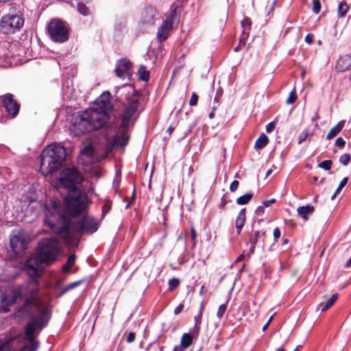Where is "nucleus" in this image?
<instances>
[{
    "label": "nucleus",
    "mask_w": 351,
    "mask_h": 351,
    "mask_svg": "<svg viewBox=\"0 0 351 351\" xmlns=\"http://www.w3.org/2000/svg\"><path fill=\"white\" fill-rule=\"evenodd\" d=\"M122 88L127 90L128 94L134 97L136 90L131 86L123 85ZM139 100L136 97L128 99L119 126L110 122V114L113 108L110 101V94L104 92L91 106L77 114L72 119V130L77 136L97 130L108 126L113 130L111 136L107 137L110 145L125 146L129 140L128 129L132 125V119L138 108Z\"/></svg>",
    "instance_id": "obj_1"
},
{
    "label": "nucleus",
    "mask_w": 351,
    "mask_h": 351,
    "mask_svg": "<svg viewBox=\"0 0 351 351\" xmlns=\"http://www.w3.org/2000/svg\"><path fill=\"white\" fill-rule=\"evenodd\" d=\"M19 298L24 300V304L18 309L21 315H29L30 319L34 314L43 310H50L49 305L38 294V285L36 280H32L28 283L14 289H7L0 295V310L8 312Z\"/></svg>",
    "instance_id": "obj_2"
},
{
    "label": "nucleus",
    "mask_w": 351,
    "mask_h": 351,
    "mask_svg": "<svg viewBox=\"0 0 351 351\" xmlns=\"http://www.w3.org/2000/svg\"><path fill=\"white\" fill-rule=\"evenodd\" d=\"M82 181V176L75 169H65L61 173L60 184L69 191L64 199V206L67 213L71 215H78L87 207V195L77 190V185Z\"/></svg>",
    "instance_id": "obj_3"
},
{
    "label": "nucleus",
    "mask_w": 351,
    "mask_h": 351,
    "mask_svg": "<svg viewBox=\"0 0 351 351\" xmlns=\"http://www.w3.org/2000/svg\"><path fill=\"white\" fill-rule=\"evenodd\" d=\"M60 244L54 238H44L41 239L36 248V256L27 261L25 270L27 275L34 280L40 276L43 269V264H50L54 262L60 252Z\"/></svg>",
    "instance_id": "obj_4"
},
{
    "label": "nucleus",
    "mask_w": 351,
    "mask_h": 351,
    "mask_svg": "<svg viewBox=\"0 0 351 351\" xmlns=\"http://www.w3.org/2000/svg\"><path fill=\"white\" fill-rule=\"evenodd\" d=\"M66 156V149L63 146L57 143L49 145L40 155L41 173L47 176L60 169Z\"/></svg>",
    "instance_id": "obj_5"
},
{
    "label": "nucleus",
    "mask_w": 351,
    "mask_h": 351,
    "mask_svg": "<svg viewBox=\"0 0 351 351\" xmlns=\"http://www.w3.org/2000/svg\"><path fill=\"white\" fill-rule=\"evenodd\" d=\"M51 317V310H43L38 314H34L25 326V335L29 345L23 346L21 351H36L39 343L35 341V337L40 331L45 328Z\"/></svg>",
    "instance_id": "obj_6"
},
{
    "label": "nucleus",
    "mask_w": 351,
    "mask_h": 351,
    "mask_svg": "<svg viewBox=\"0 0 351 351\" xmlns=\"http://www.w3.org/2000/svg\"><path fill=\"white\" fill-rule=\"evenodd\" d=\"M24 25V19L20 13L6 14L0 20V32L6 35L20 31Z\"/></svg>",
    "instance_id": "obj_7"
},
{
    "label": "nucleus",
    "mask_w": 351,
    "mask_h": 351,
    "mask_svg": "<svg viewBox=\"0 0 351 351\" xmlns=\"http://www.w3.org/2000/svg\"><path fill=\"white\" fill-rule=\"evenodd\" d=\"M47 32L55 42L64 43L69 39V29L60 19H52L48 24Z\"/></svg>",
    "instance_id": "obj_8"
},
{
    "label": "nucleus",
    "mask_w": 351,
    "mask_h": 351,
    "mask_svg": "<svg viewBox=\"0 0 351 351\" xmlns=\"http://www.w3.org/2000/svg\"><path fill=\"white\" fill-rule=\"evenodd\" d=\"M29 239L25 231H14L10 235V247L16 254H20L26 249Z\"/></svg>",
    "instance_id": "obj_9"
},
{
    "label": "nucleus",
    "mask_w": 351,
    "mask_h": 351,
    "mask_svg": "<svg viewBox=\"0 0 351 351\" xmlns=\"http://www.w3.org/2000/svg\"><path fill=\"white\" fill-rule=\"evenodd\" d=\"M73 226L80 234L84 232L93 234L99 228V223L94 217L89 215L84 216L82 219L75 222Z\"/></svg>",
    "instance_id": "obj_10"
},
{
    "label": "nucleus",
    "mask_w": 351,
    "mask_h": 351,
    "mask_svg": "<svg viewBox=\"0 0 351 351\" xmlns=\"http://www.w3.org/2000/svg\"><path fill=\"white\" fill-rule=\"evenodd\" d=\"M0 101L9 114L12 115L13 117L18 114L20 106L13 99V95L12 94L7 93L3 96L0 97Z\"/></svg>",
    "instance_id": "obj_11"
},
{
    "label": "nucleus",
    "mask_w": 351,
    "mask_h": 351,
    "mask_svg": "<svg viewBox=\"0 0 351 351\" xmlns=\"http://www.w3.org/2000/svg\"><path fill=\"white\" fill-rule=\"evenodd\" d=\"M115 73L121 79L128 78V80H130L132 77L131 62L128 59H121L117 63Z\"/></svg>",
    "instance_id": "obj_12"
},
{
    "label": "nucleus",
    "mask_w": 351,
    "mask_h": 351,
    "mask_svg": "<svg viewBox=\"0 0 351 351\" xmlns=\"http://www.w3.org/2000/svg\"><path fill=\"white\" fill-rule=\"evenodd\" d=\"M160 19L159 13L152 7H147L142 14L141 24L153 25Z\"/></svg>",
    "instance_id": "obj_13"
},
{
    "label": "nucleus",
    "mask_w": 351,
    "mask_h": 351,
    "mask_svg": "<svg viewBox=\"0 0 351 351\" xmlns=\"http://www.w3.org/2000/svg\"><path fill=\"white\" fill-rule=\"evenodd\" d=\"M172 28L171 20L165 21L160 26L157 32V39L160 43L165 41L169 36V32Z\"/></svg>",
    "instance_id": "obj_14"
},
{
    "label": "nucleus",
    "mask_w": 351,
    "mask_h": 351,
    "mask_svg": "<svg viewBox=\"0 0 351 351\" xmlns=\"http://www.w3.org/2000/svg\"><path fill=\"white\" fill-rule=\"evenodd\" d=\"M265 238V232L263 230H256L250 237V243H251L250 252H253L255 245L258 243L259 239H262L264 242Z\"/></svg>",
    "instance_id": "obj_15"
},
{
    "label": "nucleus",
    "mask_w": 351,
    "mask_h": 351,
    "mask_svg": "<svg viewBox=\"0 0 351 351\" xmlns=\"http://www.w3.org/2000/svg\"><path fill=\"white\" fill-rule=\"evenodd\" d=\"M337 68L341 71L351 69V53L337 60Z\"/></svg>",
    "instance_id": "obj_16"
},
{
    "label": "nucleus",
    "mask_w": 351,
    "mask_h": 351,
    "mask_svg": "<svg viewBox=\"0 0 351 351\" xmlns=\"http://www.w3.org/2000/svg\"><path fill=\"white\" fill-rule=\"evenodd\" d=\"M315 210V208L311 205L300 206L297 209L299 216H300L304 221L308 219V215L312 214Z\"/></svg>",
    "instance_id": "obj_17"
},
{
    "label": "nucleus",
    "mask_w": 351,
    "mask_h": 351,
    "mask_svg": "<svg viewBox=\"0 0 351 351\" xmlns=\"http://www.w3.org/2000/svg\"><path fill=\"white\" fill-rule=\"evenodd\" d=\"M245 208H242L237 216V218L235 221V226L237 228V234H239L241 233V231L244 226V223L245 222Z\"/></svg>",
    "instance_id": "obj_18"
},
{
    "label": "nucleus",
    "mask_w": 351,
    "mask_h": 351,
    "mask_svg": "<svg viewBox=\"0 0 351 351\" xmlns=\"http://www.w3.org/2000/svg\"><path fill=\"white\" fill-rule=\"evenodd\" d=\"M344 125L345 121H339L335 126L330 129L326 136V138L330 140L336 136L341 131Z\"/></svg>",
    "instance_id": "obj_19"
},
{
    "label": "nucleus",
    "mask_w": 351,
    "mask_h": 351,
    "mask_svg": "<svg viewBox=\"0 0 351 351\" xmlns=\"http://www.w3.org/2000/svg\"><path fill=\"white\" fill-rule=\"evenodd\" d=\"M241 26L243 28L241 38V43L242 42L243 39H246L248 36V31L251 28V21L250 18H245L241 21Z\"/></svg>",
    "instance_id": "obj_20"
},
{
    "label": "nucleus",
    "mask_w": 351,
    "mask_h": 351,
    "mask_svg": "<svg viewBox=\"0 0 351 351\" xmlns=\"http://www.w3.org/2000/svg\"><path fill=\"white\" fill-rule=\"evenodd\" d=\"M268 142V137L264 133H262L256 141L254 147L256 149H263L267 145Z\"/></svg>",
    "instance_id": "obj_21"
},
{
    "label": "nucleus",
    "mask_w": 351,
    "mask_h": 351,
    "mask_svg": "<svg viewBox=\"0 0 351 351\" xmlns=\"http://www.w3.org/2000/svg\"><path fill=\"white\" fill-rule=\"evenodd\" d=\"M203 308H204V306H203V304H202L200 306V309H199V313L197 315H195L194 317L195 324V326L193 328V332H195L196 334H198L199 332V329H200L199 325L201 324V322H202Z\"/></svg>",
    "instance_id": "obj_22"
},
{
    "label": "nucleus",
    "mask_w": 351,
    "mask_h": 351,
    "mask_svg": "<svg viewBox=\"0 0 351 351\" xmlns=\"http://www.w3.org/2000/svg\"><path fill=\"white\" fill-rule=\"evenodd\" d=\"M193 342V338L189 333H184L181 337L180 344L182 347L188 348Z\"/></svg>",
    "instance_id": "obj_23"
},
{
    "label": "nucleus",
    "mask_w": 351,
    "mask_h": 351,
    "mask_svg": "<svg viewBox=\"0 0 351 351\" xmlns=\"http://www.w3.org/2000/svg\"><path fill=\"white\" fill-rule=\"evenodd\" d=\"M138 73L139 75L138 78L141 80L147 82L149 79V72L146 69L145 66L141 65L138 69Z\"/></svg>",
    "instance_id": "obj_24"
},
{
    "label": "nucleus",
    "mask_w": 351,
    "mask_h": 351,
    "mask_svg": "<svg viewBox=\"0 0 351 351\" xmlns=\"http://www.w3.org/2000/svg\"><path fill=\"white\" fill-rule=\"evenodd\" d=\"M76 256L71 254L67 258L66 263L63 265L62 269L64 272H69L75 262Z\"/></svg>",
    "instance_id": "obj_25"
},
{
    "label": "nucleus",
    "mask_w": 351,
    "mask_h": 351,
    "mask_svg": "<svg viewBox=\"0 0 351 351\" xmlns=\"http://www.w3.org/2000/svg\"><path fill=\"white\" fill-rule=\"evenodd\" d=\"M252 193H246L237 199V204L239 205H245L252 199Z\"/></svg>",
    "instance_id": "obj_26"
},
{
    "label": "nucleus",
    "mask_w": 351,
    "mask_h": 351,
    "mask_svg": "<svg viewBox=\"0 0 351 351\" xmlns=\"http://www.w3.org/2000/svg\"><path fill=\"white\" fill-rule=\"evenodd\" d=\"M82 283L81 280L75 281L73 282H71L66 285L65 287L63 288V289L61 291L60 295H63L69 291L75 289V287H78Z\"/></svg>",
    "instance_id": "obj_27"
},
{
    "label": "nucleus",
    "mask_w": 351,
    "mask_h": 351,
    "mask_svg": "<svg viewBox=\"0 0 351 351\" xmlns=\"http://www.w3.org/2000/svg\"><path fill=\"white\" fill-rule=\"evenodd\" d=\"M337 298H338L337 294L332 295L330 297V298H329L326 304L324 306H323V307L322 308V309H321L322 312H324V311L328 310V308H330L334 304V303L336 302V300H337Z\"/></svg>",
    "instance_id": "obj_28"
},
{
    "label": "nucleus",
    "mask_w": 351,
    "mask_h": 351,
    "mask_svg": "<svg viewBox=\"0 0 351 351\" xmlns=\"http://www.w3.org/2000/svg\"><path fill=\"white\" fill-rule=\"evenodd\" d=\"M349 7L346 3L341 2L338 6V16L339 17H343L346 15L348 11Z\"/></svg>",
    "instance_id": "obj_29"
},
{
    "label": "nucleus",
    "mask_w": 351,
    "mask_h": 351,
    "mask_svg": "<svg viewBox=\"0 0 351 351\" xmlns=\"http://www.w3.org/2000/svg\"><path fill=\"white\" fill-rule=\"evenodd\" d=\"M348 180V178L346 177L344 178L339 184V186L336 189L335 193L331 196V199L333 200L336 197V196L340 193V191L342 190V189L346 186Z\"/></svg>",
    "instance_id": "obj_30"
},
{
    "label": "nucleus",
    "mask_w": 351,
    "mask_h": 351,
    "mask_svg": "<svg viewBox=\"0 0 351 351\" xmlns=\"http://www.w3.org/2000/svg\"><path fill=\"white\" fill-rule=\"evenodd\" d=\"M77 10L81 14L84 16H86L89 14L88 8L85 4L81 2L78 3L77 4Z\"/></svg>",
    "instance_id": "obj_31"
},
{
    "label": "nucleus",
    "mask_w": 351,
    "mask_h": 351,
    "mask_svg": "<svg viewBox=\"0 0 351 351\" xmlns=\"http://www.w3.org/2000/svg\"><path fill=\"white\" fill-rule=\"evenodd\" d=\"M308 136H309V130L306 128L299 134L298 143L299 144L302 143L304 141H306V139L308 137Z\"/></svg>",
    "instance_id": "obj_32"
},
{
    "label": "nucleus",
    "mask_w": 351,
    "mask_h": 351,
    "mask_svg": "<svg viewBox=\"0 0 351 351\" xmlns=\"http://www.w3.org/2000/svg\"><path fill=\"white\" fill-rule=\"evenodd\" d=\"M168 284H169V289L171 291H173L179 286L180 280L178 278H173L169 280Z\"/></svg>",
    "instance_id": "obj_33"
},
{
    "label": "nucleus",
    "mask_w": 351,
    "mask_h": 351,
    "mask_svg": "<svg viewBox=\"0 0 351 351\" xmlns=\"http://www.w3.org/2000/svg\"><path fill=\"white\" fill-rule=\"evenodd\" d=\"M227 303H228V302L226 304H222L219 306V308H218V311L217 313V316L219 319H221L225 314L226 309H227Z\"/></svg>",
    "instance_id": "obj_34"
},
{
    "label": "nucleus",
    "mask_w": 351,
    "mask_h": 351,
    "mask_svg": "<svg viewBox=\"0 0 351 351\" xmlns=\"http://www.w3.org/2000/svg\"><path fill=\"white\" fill-rule=\"evenodd\" d=\"M351 160V156L349 154H344L339 158V162L343 165H347Z\"/></svg>",
    "instance_id": "obj_35"
},
{
    "label": "nucleus",
    "mask_w": 351,
    "mask_h": 351,
    "mask_svg": "<svg viewBox=\"0 0 351 351\" xmlns=\"http://www.w3.org/2000/svg\"><path fill=\"white\" fill-rule=\"evenodd\" d=\"M297 94H296V92L293 90H292L290 93H289V95L288 97V98L287 99V104H291L293 103H294L296 99H297Z\"/></svg>",
    "instance_id": "obj_36"
},
{
    "label": "nucleus",
    "mask_w": 351,
    "mask_h": 351,
    "mask_svg": "<svg viewBox=\"0 0 351 351\" xmlns=\"http://www.w3.org/2000/svg\"><path fill=\"white\" fill-rule=\"evenodd\" d=\"M318 166L325 170H329L332 166V161L330 160H326L320 162Z\"/></svg>",
    "instance_id": "obj_37"
},
{
    "label": "nucleus",
    "mask_w": 351,
    "mask_h": 351,
    "mask_svg": "<svg viewBox=\"0 0 351 351\" xmlns=\"http://www.w3.org/2000/svg\"><path fill=\"white\" fill-rule=\"evenodd\" d=\"M313 10L315 14H318L321 10V3L319 0H313Z\"/></svg>",
    "instance_id": "obj_38"
},
{
    "label": "nucleus",
    "mask_w": 351,
    "mask_h": 351,
    "mask_svg": "<svg viewBox=\"0 0 351 351\" xmlns=\"http://www.w3.org/2000/svg\"><path fill=\"white\" fill-rule=\"evenodd\" d=\"M198 95L193 93L191 97V99L189 100V104L191 106H196L198 101Z\"/></svg>",
    "instance_id": "obj_39"
},
{
    "label": "nucleus",
    "mask_w": 351,
    "mask_h": 351,
    "mask_svg": "<svg viewBox=\"0 0 351 351\" xmlns=\"http://www.w3.org/2000/svg\"><path fill=\"white\" fill-rule=\"evenodd\" d=\"M6 45H0V58H6L9 56L8 53L6 51Z\"/></svg>",
    "instance_id": "obj_40"
},
{
    "label": "nucleus",
    "mask_w": 351,
    "mask_h": 351,
    "mask_svg": "<svg viewBox=\"0 0 351 351\" xmlns=\"http://www.w3.org/2000/svg\"><path fill=\"white\" fill-rule=\"evenodd\" d=\"M265 213V208L263 206H258L256 210L255 214L257 217H263Z\"/></svg>",
    "instance_id": "obj_41"
},
{
    "label": "nucleus",
    "mask_w": 351,
    "mask_h": 351,
    "mask_svg": "<svg viewBox=\"0 0 351 351\" xmlns=\"http://www.w3.org/2000/svg\"><path fill=\"white\" fill-rule=\"evenodd\" d=\"M191 238L193 241V245L195 246L196 244L197 233L193 226L191 227Z\"/></svg>",
    "instance_id": "obj_42"
},
{
    "label": "nucleus",
    "mask_w": 351,
    "mask_h": 351,
    "mask_svg": "<svg viewBox=\"0 0 351 351\" xmlns=\"http://www.w3.org/2000/svg\"><path fill=\"white\" fill-rule=\"evenodd\" d=\"M346 144V141L345 140L341 138V137H339L336 139L335 141V145L340 147V148H342L344 147Z\"/></svg>",
    "instance_id": "obj_43"
},
{
    "label": "nucleus",
    "mask_w": 351,
    "mask_h": 351,
    "mask_svg": "<svg viewBox=\"0 0 351 351\" xmlns=\"http://www.w3.org/2000/svg\"><path fill=\"white\" fill-rule=\"evenodd\" d=\"M111 208V202L110 201H107L102 208L103 215H106Z\"/></svg>",
    "instance_id": "obj_44"
},
{
    "label": "nucleus",
    "mask_w": 351,
    "mask_h": 351,
    "mask_svg": "<svg viewBox=\"0 0 351 351\" xmlns=\"http://www.w3.org/2000/svg\"><path fill=\"white\" fill-rule=\"evenodd\" d=\"M275 127H276V125L274 122L269 123L265 127L266 132L267 133H270V132H273L275 129Z\"/></svg>",
    "instance_id": "obj_45"
},
{
    "label": "nucleus",
    "mask_w": 351,
    "mask_h": 351,
    "mask_svg": "<svg viewBox=\"0 0 351 351\" xmlns=\"http://www.w3.org/2000/svg\"><path fill=\"white\" fill-rule=\"evenodd\" d=\"M239 182L237 180H234L231 184H230V191L231 192H234L238 186H239Z\"/></svg>",
    "instance_id": "obj_46"
},
{
    "label": "nucleus",
    "mask_w": 351,
    "mask_h": 351,
    "mask_svg": "<svg viewBox=\"0 0 351 351\" xmlns=\"http://www.w3.org/2000/svg\"><path fill=\"white\" fill-rule=\"evenodd\" d=\"M135 337H136V335H135L134 332H130L127 337V342L132 343L135 340Z\"/></svg>",
    "instance_id": "obj_47"
},
{
    "label": "nucleus",
    "mask_w": 351,
    "mask_h": 351,
    "mask_svg": "<svg viewBox=\"0 0 351 351\" xmlns=\"http://www.w3.org/2000/svg\"><path fill=\"white\" fill-rule=\"evenodd\" d=\"M314 39V35L312 34H308L305 37V42L309 45H311Z\"/></svg>",
    "instance_id": "obj_48"
},
{
    "label": "nucleus",
    "mask_w": 351,
    "mask_h": 351,
    "mask_svg": "<svg viewBox=\"0 0 351 351\" xmlns=\"http://www.w3.org/2000/svg\"><path fill=\"white\" fill-rule=\"evenodd\" d=\"M280 234L281 233H280V230L279 228L277 227V228H274L273 234H274L275 241H276L278 239L280 238Z\"/></svg>",
    "instance_id": "obj_49"
},
{
    "label": "nucleus",
    "mask_w": 351,
    "mask_h": 351,
    "mask_svg": "<svg viewBox=\"0 0 351 351\" xmlns=\"http://www.w3.org/2000/svg\"><path fill=\"white\" fill-rule=\"evenodd\" d=\"M276 202V199H271L269 200H266V201H264L263 202V206L264 207H269L272 204L275 203Z\"/></svg>",
    "instance_id": "obj_50"
},
{
    "label": "nucleus",
    "mask_w": 351,
    "mask_h": 351,
    "mask_svg": "<svg viewBox=\"0 0 351 351\" xmlns=\"http://www.w3.org/2000/svg\"><path fill=\"white\" fill-rule=\"evenodd\" d=\"M184 308V305L183 304H179L174 310V313L175 315H178L179 313H180L182 312V311L183 310Z\"/></svg>",
    "instance_id": "obj_51"
},
{
    "label": "nucleus",
    "mask_w": 351,
    "mask_h": 351,
    "mask_svg": "<svg viewBox=\"0 0 351 351\" xmlns=\"http://www.w3.org/2000/svg\"><path fill=\"white\" fill-rule=\"evenodd\" d=\"M186 350L185 348L182 347V345L176 346L174 347L173 351H184Z\"/></svg>",
    "instance_id": "obj_52"
},
{
    "label": "nucleus",
    "mask_w": 351,
    "mask_h": 351,
    "mask_svg": "<svg viewBox=\"0 0 351 351\" xmlns=\"http://www.w3.org/2000/svg\"><path fill=\"white\" fill-rule=\"evenodd\" d=\"M245 39H243L241 43V40L239 41V46H237V47L234 49V51H238L239 50V48H240V47H241V45H245Z\"/></svg>",
    "instance_id": "obj_53"
},
{
    "label": "nucleus",
    "mask_w": 351,
    "mask_h": 351,
    "mask_svg": "<svg viewBox=\"0 0 351 351\" xmlns=\"http://www.w3.org/2000/svg\"><path fill=\"white\" fill-rule=\"evenodd\" d=\"M215 108L213 107V109H212V111L209 113L208 114V117L209 119H213L215 116Z\"/></svg>",
    "instance_id": "obj_54"
},
{
    "label": "nucleus",
    "mask_w": 351,
    "mask_h": 351,
    "mask_svg": "<svg viewBox=\"0 0 351 351\" xmlns=\"http://www.w3.org/2000/svg\"><path fill=\"white\" fill-rule=\"evenodd\" d=\"M119 185V182H117V181L114 180V182H113V186H114V190L116 191L118 190Z\"/></svg>",
    "instance_id": "obj_55"
},
{
    "label": "nucleus",
    "mask_w": 351,
    "mask_h": 351,
    "mask_svg": "<svg viewBox=\"0 0 351 351\" xmlns=\"http://www.w3.org/2000/svg\"><path fill=\"white\" fill-rule=\"evenodd\" d=\"M351 266V257L347 261V262L345 264V267L348 268Z\"/></svg>",
    "instance_id": "obj_56"
},
{
    "label": "nucleus",
    "mask_w": 351,
    "mask_h": 351,
    "mask_svg": "<svg viewBox=\"0 0 351 351\" xmlns=\"http://www.w3.org/2000/svg\"><path fill=\"white\" fill-rule=\"evenodd\" d=\"M78 243H79V239H73V242L71 244L73 246H75L78 244Z\"/></svg>",
    "instance_id": "obj_57"
},
{
    "label": "nucleus",
    "mask_w": 351,
    "mask_h": 351,
    "mask_svg": "<svg viewBox=\"0 0 351 351\" xmlns=\"http://www.w3.org/2000/svg\"><path fill=\"white\" fill-rule=\"evenodd\" d=\"M174 130L173 127L169 126L167 130V132L169 134L172 132V131Z\"/></svg>",
    "instance_id": "obj_58"
},
{
    "label": "nucleus",
    "mask_w": 351,
    "mask_h": 351,
    "mask_svg": "<svg viewBox=\"0 0 351 351\" xmlns=\"http://www.w3.org/2000/svg\"><path fill=\"white\" fill-rule=\"evenodd\" d=\"M269 323H266L264 326L263 327V330L265 331L267 330V327L269 326Z\"/></svg>",
    "instance_id": "obj_59"
},
{
    "label": "nucleus",
    "mask_w": 351,
    "mask_h": 351,
    "mask_svg": "<svg viewBox=\"0 0 351 351\" xmlns=\"http://www.w3.org/2000/svg\"><path fill=\"white\" fill-rule=\"evenodd\" d=\"M204 292H205V291H204V286L203 285V286H202V287H201V289H200L199 293H200L201 295H202Z\"/></svg>",
    "instance_id": "obj_60"
},
{
    "label": "nucleus",
    "mask_w": 351,
    "mask_h": 351,
    "mask_svg": "<svg viewBox=\"0 0 351 351\" xmlns=\"http://www.w3.org/2000/svg\"><path fill=\"white\" fill-rule=\"evenodd\" d=\"M289 243V239H284L283 241H282V245H285V244H287Z\"/></svg>",
    "instance_id": "obj_61"
},
{
    "label": "nucleus",
    "mask_w": 351,
    "mask_h": 351,
    "mask_svg": "<svg viewBox=\"0 0 351 351\" xmlns=\"http://www.w3.org/2000/svg\"><path fill=\"white\" fill-rule=\"evenodd\" d=\"M302 348V346H298L293 351H300V350Z\"/></svg>",
    "instance_id": "obj_62"
},
{
    "label": "nucleus",
    "mask_w": 351,
    "mask_h": 351,
    "mask_svg": "<svg viewBox=\"0 0 351 351\" xmlns=\"http://www.w3.org/2000/svg\"><path fill=\"white\" fill-rule=\"evenodd\" d=\"M272 319H273V316H271V317L269 319V320L267 321V323H269V324L271 323V322L272 321Z\"/></svg>",
    "instance_id": "obj_63"
},
{
    "label": "nucleus",
    "mask_w": 351,
    "mask_h": 351,
    "mask_svg": "<svg viewBox=\"0 0 351 351\" xmlns=\"http://www.w3.org/2000/svg\"><path fill=\"white\" fill-rule=\"evenodd\" d=\"M276 351H285V350L283 348H280Z\"/></svg>",
    "instance_id": "obj_64"
}]
</instances>
